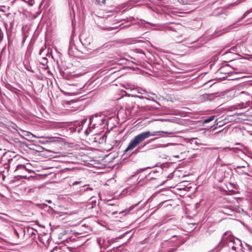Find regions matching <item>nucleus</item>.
<instances>
[{
	"label": "nucleus",
	"instance_id": "obj_1",
	"mask_svg": "<svg viewBox=\"0 0 252 252\" xmlns=\"http://www.w3.org/2000/svg\"><path fill=\"white\" fill-rule=\"evenodd\" d=\"M175 132L173 131H156L151 132L150 131H146L135 136L131 139L127 147L125 150L124 153H126L129 151H131L136 147L140 143L143 142L146 139L148 138L151 136H163V134L171 135Z\"/></svg>",
	"mask_w": 252,
	"mask_h": 252
},
{
	"label": "nucleus",
	"instance_id": "obj_2",
	"mask_svg": "<svg viewBox=\"0 0 252 252\" xmlns=\"http://www.w3.org/2000/svg\"><path fill=\"white\" fill-rule=\"evenodd\" d=\"M23 158L20 155H16L8 159V164L11 166H16V170L20 169H25V166L21 164Z\"/></svg>",
	"mask_w": 252,
	"mask_h": 252
},
{
	"label": "nucleus",
	"instance_id": "obj_3",
	"mask_svg": "<svg viewBox=\"0 0 252 252\" xmlns=\"http://www.w3.org/2000/svg\"><path fill=\"white\" fill-rule=\"evenodd\" d=\"M185 153L184 147L182 145H177L172 150V154L175 158H179V154H182Z\"/></svg>",
	"mask_w": 252,
	"mask_h": 252
},
{
	"label": "nucleus",
	"instance_id": "obj_4",
	"mask_svg": "<svg viewBox=\"0 0 252 252\" xmlns=\"http://www.w3.org/2000/svg\"><path fill=\"white\" fill-rule=\"evenodd\" d=\"M11 154V153L9 151L3 153V155L2 156V161L7 160L8 162V159H10V158H12Z\"/></svg>",
	"mask_w": 252,
	"mask_h": 252
},
{
	"label": "nucleus",
	"instance_id": "obj_5",
	"mask_svg": "<svg viewBox=\"0 0 252 252\" xmlns=\"http://www.w3.org/2000/svg\"><path fill=\"white\" fill-rule=\"evenodd\" d=\"M201 97L203 99L209 100H212L213 99V98L212 94H204L202 95H201Z\"/></svg>",
	"mask_w": 252,
	"mask_h": 252
},
{
	"label": "nucleus",
	"instance_id": "obj_6",
	"mask_svg": "<svg viewBox=\"0 0 252 252\" xmlns=\"http://www.w3.org/2000/svg\"><path fill=\"white\" fill-rule=\"evenodd\" d=\"M215 116H211L209 118L205 119L204 120L203 123H208L210 122L211 121H213L215 119Z\"/></svg>",
	"mask_w": 252,
	"mask_h": 252
},
{
	"label": "nucleus",
	"instance_id": "obj_7",
	"mask_svg": "<svg viewBox=\"0 0 252 252\" xmlns=\"http://www.w3.org/2000/svg\"><path fill=\"white\" fill-rule=\"evenodd\" d=\"M82 181H79V182L76 181L72 183V185L75 186L78 184H82Z\"/></svg>",
	"mask_w": 252,
	"mask_h": 252
},
{
	"label": "nucleus",
	"instance_id": "obj_8",
	"mask_svg": "<svg viewBox=\"0 0 252 252\" xmlns=\"http://www.w3.org/2000/svg\"><path fill=\"white\" fill-rule=\"evenodd\" d=\"M14 233L16 235V236H17V237H18V238H19V237H20L19 234V233L18 232V231H17V230L14 229Z\"/></svg>",
	"mask_w": 252,
	"mask_h": 252
},
{
	"label": "nucleus",
	"instance_id": "obj_9",
	"mask_svg": "<svg viewBox=\"0 0 252 252\" xmlns=\"http://www.w3.org/2000/svg\"><path fill=\"white\" fill-rule=\"evenodd\" d=\"M3 155V152L1 149H0V158L2 159V156Z\"/></svg>",
	"mask_w": 252,
	"mask_h": 252
},
{
	"label": "nucleus",
	"instance_id": "obj_10",
	"mask_svg": "<svg viewBox=\"0 0 252 252\" xmlns=\"http://www.w3.org/2000/svg\"><path fill=\"white\" fill-rule=\"evenodd\" d=\"M137 205V204H136L135 205H132V206H131L130 208H129V210H132V209H133L135 206H136Z\"/></svg>",
	"mask_w": 252,
	"mask_h": 252
},
{
	"label": "nucleus",
	"instance_id": "obj_11",
	"mask_svg": "<svg viewBox=\"0 0 252 252\" xmlns=\"http://www.w3.org/2000/svg\"><path fill=\"white\" fill-rule=\"evenodd\" d=\"M41 138H47H47H48V139H51V138H50V137H41Z\"/></svg>",
	"mask_w": 252,
	"mask_h": 252
},
{
	"label": "nucleus",
	"instance_id": "obj_12",
	"mask_svg": "<svg viewBox=\"0 0 252 252\" xmlns=\"http://www.w3.org/2000/svg\"><path fill=\"white\" fill-rule=\"evenodd\" d=\"M222 70V69H221V68L220 69V70H219L221 73L222 72V70Z\"/></svg>",
	"mask_w": 252,
	"mask_h": 252
},
{
	"label": "nucleus",
	"instance_id": "obj_13",
	"mask_svg": "<svg viewBox=\"0 0 252 252\" xmlns=\"http://www.w3.org/2000/svg\"><path fill=\"white\" fill-rule=\"evenodd\" d=\"M115 214H116L115 213H113L112 214L113 215H114Z\"/></svg>",
	"mask_w": 252,
	"mask_h": 252
}]
</instances>
